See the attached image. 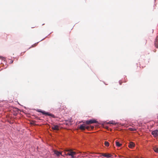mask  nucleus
Listing matches in <instances>:
<instances>
[{"label": "nucleus", "mask_w": 158, "mask_h": 158, "mask_svg": "<svg viewBox=\"0 0 158 158\" xmlns=\"http://www.w3.org/2000/svg\"><path fill=\"white\" fill-rule=\"evenodd\" d=\"M0 59H2L3 60H4V59H5V58L3 57L0 56Z\"/></svg>", "instance_id": "nucleus-16"}, {"label": "nucleus", "mask_w": 158, "mask_h": 158, "mask_svg": "<svg viewBox=\"0 0 158 158\" xmlns=\"http://www.w3.org/2000/svg\"><path fill=\"white\" fill-rule=\"evenodd\" d=\"M135 146V144L134 143L132 142H130L129 144V147L130 148H132L134 147Z\"/></svg>", "instance_id": "nucleus-9"}, {"label": "nucleus", "mask_w": 158, "mask_h": 158, "mask_svg": "<svg viewBox=\"0 0 158 158\" xmlns=\"http://www.w3.org/2000/svg\"><path fill=\"white\" fill-rule=\"evenodd\" d=\"M38 43V42H37V43H35V44H33V45H32V47H34Z\"/></svg>", "instance_id": "nucleus-17"}, {"label": "nucleus", "mask_w": 158, "mask_h": 158, "mask_svg": "<svg viewBox=\"0 0 158 158\" xmlns=\"http://www.w3.org/2000/svg\"><path fill=\"white\" fill-rule=\"evenodd\" d=\"M108 124H112L116 125L117 124V123L115 122L114 121H110L107 123Z\"/></svg>", "instance_id": "nucleus-11"}, {"label": "nucleus", "mask_w": 158, "mask_h": 158, "mask_svg": "<svg viewBox=\"0 0 158 158\" xmlns=\"http://www.w3.org/2000/svg\"><path fill=\"white\" fill-rule=\"evenodd\" d=\"M130 129L131 131H135L136 130V129L135 128H130Z\"/></svg>", "instance_id": "nucleus-15"}, {"label": "nucleus", "mask_w": 158, "mask_h": 158, "mask_svg": "<svg viewBox=\"0 0 158 158\" xmlns=\"http://www.w3.org/2000/svg\"><path fill=\"white\" fill-rule=\"evenodd\" d=\"M52 129L54 130L58 131L59 129V126L57 125H53Z\"/></svg>", "instance_id": "nucleus-7"}, {"label": "nucleus", "mask_w": 158, "mask_h": 158, "mask_svg": "<svg viewBox=\"0 0 158 158\" xmlns=\"http://www.w3.org/2000/svg\"><path fill=\"white\" fill-rule=\"evenodd\" d=\"M55 153L57 156H60V155H61V153L58 151H56L55 152Z\"/></svg>", "instance_id": "nucleus-13"}, {"label": "nucleus", "mask_w": 158, "mask_h": 158, "mask_svg": "<svg viewBox=\"0 0 158 158\" xmlns=\"http://www.w3.org/2000/svg\"><path fill=\"white\" fill-rule=\"evenodd\" d=\"M98 123V121L95 119H90L86 121V123L87 124H90L94 123Z\"/></svg>", "instance_id": "nucleus-3"}, {"label": "nucleus", "mask_w": 158, "mask_h": 158, "mask_svg": "<svg viewBox=\"0 0 158 158\" xmlns=\"http://www.w3.org/2000/svg\"><path fill=\"white\" fill-rule=\"evenodd\" d=\"M79 128L81 130H83L86 128V127L85 124H83L80 126Z\"/></svg>", "instance_id": "nucleus-8"}, {"label": "nucleus", "mask_w": 158, "mask_h": 158, "mask_svg": "<svg viewBox=\"0 0 158 158\" xmlns=\"http://www.w3.org/2000/svg\"><path fill=\"white\" fill-rule=\"evenodd\" d=\"M119 83L120 85H121V82H120V81H119Z\"/></svg>", "instance_id": "nucleus-19"}, {"label": "nucleus", "mask_w": 158, "mask_h": 158, "mask_svg": "<svg viewBox=\"0 0 158 158\" xmlns=\"http://www.w3.org/2000/svg\"><path fill=\"white\" fill-rule=\"evenodd\" d=\"M156 0H155V1Z\"/></svg>", "instance_id": "nucleus-21"}, {"label": "nucleus", "mask_w": 158, "mask_h": 158, "mask_svg": "<svg viewBox=\"0 0 158 158\" xmlns=\"http://www.w3.org/2000/svg\"><path fill=\"white\" fill-rule=\"evenodd\" d=\"M153 150L156 152L158 153V147L156 146L153 147Z\"/></svg>", "instance_id": "nucleus-12"}, {"label": "nucleus", "mask_w": 158, "mask_h": 158, "mask_svg": "<svg viewBox=\"0 0 158 158\" xmlns=\"http://www.w3.org/2000/svg\"><path fill=\"white\" fill-rule=\"evenodd\" d=\"M154 45L155 47L156 48H158V35L157 36L155 39L154 41Z\"/></svg>", "instance_id": "nucleus-6"}, {"label": "nucleus", "mask_w": 158, "mask_h": 158, "mask_svg": "<svg viewBox=\"0 0 158 158\" xmlns=\"http://www.w3.org/2000/svg\"><path fill=\"white\" fill-rule=\"evenodd\" d=\"M13 60H11V61H10V64H11V63H13Z\"/></svg>", "instance_id": "nucleus-18"}, {"label": "nucleus", "mask_w": 158, "mask_h": 158, "mask_svg": "<svg viewBox=\"0 0 158 158\" xmlns=\"http://www.w3.org/2000/svg\"><path fill=\"white\" fill-rule=\"evenodd\" d=\"M43 39H43L41 41V40H43Z\"/></svg>", "instance_id": "nucleus-20"}, {"label": "nucleus", "mask_w": 158, "mask_h": 158, "mask_svg": "<svg viewBox=\"0 0 158 158\" xmlns=\"http://www.w3.org/2000/svg\"><path fill=\"white\" fill-rule=\"evenodd\" d=\"M151 134L155 138L158 137V130L156 129L153 131Z\"/></svg>", "instance_id": "nucleus-4"}, {"label": "nucleus", "mask_w": 158, "mask_h": 158, "mask_svg": "<svg viewBox=\"0 0 158 158\" xmlns=\"http://www.w3.org/2000/svg\"><path fill=\"white\" fill-rule=\"evenodd\" d=\"M104 144L105 145L106 147H108L109 146V143L107 141H105Z\"/></svg>", "instance_id": "nucleus-14"}, {"label": "nucleus", "mask_w": 158, "mask_h": 158, "mask_svg": "<svg viewBox=\"0 0 158 158\" xmlns=\"http://www.w3.org/2000/svg\"><path fill=\"white\" fill-rule=\"evenodd\" d=\"M102 156L106 157L107 158H111L112 157V155L111 154L108 153H102Z\"/></svg>", "instance_id": "nucleus-5"}, {"label": "nucleus", "mask_w": 158, "mask_h": 158, "mask_svg": "<svg viewBox=\"0 0 158 158\" xmlns=\"http://www.w3.org/2000/svg\"><path fill=\"white\" fill-rule=\"evenodd\" d=\"M65 155L70 156L71 158H77L76 152L71 149H67L65 152Z\"/></svg>", "instance_id": "nucleus-1"}, {"label": "nucleus", "mask_w": 158, "mask_h": 158, "mask_svg": "<svg viewBox=\"0 0 158 158\" xmlns=\"http://www.w3.org/2000/svg\"><path fill=\"white\" fill-rule=\"evenodd\" d=\"M116 145L117 147H121L122 144L120 143L118 141H116L115 142Z\"/></svg>", "instance_id": "nucleus-10"}, {"label": "nucleus", "mask_w": 158, "mask_h": 158, "mask_svg": "<svg viewBox=\"0 0 158 158\" xmlns=\"http://www.w3.org/2000/svg\"><path fill=\"white\" fill-rule=\"evenodd\" d=\"M37 111L38 112L41 113L43 115H44L46 116H49L54 118V115L48 112H47L44 110H42L40 109H38Z\"/></svg>", "instance_id": "nucleus-2"}]
</instances>
